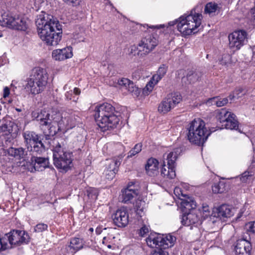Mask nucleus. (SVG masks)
<instances>
[{"mask_svg": "<svg viewBox=\"0 0 255 255\" xmlns=\"http://www.w3.org/2000/svg\"><path fill=\"white\" fill-rule=\"evenodd\" d=\"M31 115L34 120L39 122L40 126L47 127L49 134L52 136L59 131H66L72 129L80 122L77 112L72 111L49 114L45 110H41L34 111Z\"/></svg>", "mask_w": 255, "mask_h": 255, "instance_id": "1", "label": "nucleus"}, {"mask_svg": "<svg viewBox=\"0 0 255 255\" xmlns=\"http://www.w3.org/2000/svg\"><path fill=\"white\" fill-rule=\"evenodd\" d=\"M38 34L49 46H56L62 37V29L58 20L44 11H41L35 20Z\"/></svg>", "mask_w": 255, "mask_h": 255, "instance_id": "2", "label": "nucleus"}, {"mask_svg": "<svg viewBox=\"0 0 255 255\" xmlns=\"http://www.w3.org/2000/svg\"><path fill=\"white\" fill-rule=\"evenodd\" d=\"M186 137L192 144L203 145L211 132L205 127V122L200 118L195 119L186 128Z\"/></svg>", "mask_w": 255, "mask_h": 255, "instance_id": "3", "label": "nucleus"}, {"mask_svg": "<svg viewBox=\"0 0 255 255\" xmlns=\"http://www.w3.org/2000/svg\"><path fill=\"white\" fill-rule=\"evenodd\" d=\"M48 80V74L46 69L37 67L33 68L29 77L26 80L24 89L29 94H38L46 88Z\"/></svg>", "mask_w": 255, "mask_h": 255, "instance_id": "4", "label": "nucleus"}, {"mask_svg": "<svg viewBox=\"0 0 255 255\" xmlns=\"http://www.w3.org/2000/svg\"><path fill=\"white\" fill-rule=\"evenodd\" d=\"M53 158L54 165L58 169L67 171L72 164V153L63 147V144L56 142L53 146Z\"/></svg>", "mask_w": 255, "mask_h": 255, "instance_id": "5", "label": "nucleus"}, {"mask_svg": "<svg viewBox=\"0 0 255 255\" xmlns=\"http://www.w3.org/2000/svg\"><path fill=\"white\" fill-rule=\"evenodd\" d=\"M202 15L200 13H194L191 11L190 14L186 17L181 16L176 20L177 29L183 35H188L195 33L194 30L201 24Z\"/></svg>", "mask_w": 255, "mask_h": 255, "instance_id": "6", "label": "nucleus"}, {"mask_svg": "<svg viewBox=\"0 0 255 255\" xmlns=\"http://www.w3.org/2000/svg\"><path fill=\"white\" fill-rule=\"evenodd\" d=\"M29 239V235L24 231L14 230L6 234L4 237H0V250H5L8 247V241L11 246H20L27 244Z\"/></svg>", "mask_w": 255, "mask_h": 255, "instance_id": "7", "label": "nucleus"}, {"mask_svg": "<svg viewBox=\"0 0 255 255\" xmlns=\"http://www.w3.org/2000/svg\"><path fill=\"white\" fill-rule=\"evenodd\" d=\"M120 117L118 112L105 116V117L97 118L95 120L99 127L103 131L116 128L120 121Z\"/></svg>", "mask_w": 255, "mask_h": 255, "instance_id": "8", "label": "nucleus"}, {"mask_svg": "<svg viewBox=\"0 0 255 255\" xmlns=\"http://www.w3.org/2000/svg\"><path fill=\"white\" fill-rule=\"evenodd\" d=\"M3 25L9 28L19 30H25L27 27L26 21L24 18L18 16H11L6 13L1 15Z\"/></svg>", "mask_w": 255, "mask_h": 255, "instance_id": "9", "label": "nucleus"}, {"mask_svg": "<svg viewBox=\"0 0 255 255\" xmlns=\"http://www.w3.org/2000/svg\"><path fill=\"white\" fill-rule=\"evenodd\" d=\"M182 100V97L178 93L168 94L159 104L158 111L160 113L165 114L179 104Z\"/></svg>", "mask_w": 255, "mask_h": 255, "instance_id": "10", "label": "nucleus"}, {"mask_svg": "<svg viewBox=\"0 0 255 255\" xmlns=\"http://www.w3.org/2000/svg\"><path fill=\"white\" fill-rule=\"evenodd\" d=\"M247 33L245 30H236L228 36L229 46L234 51L239 50L247 41Z\"/></svg>", "mask_w": 255, "mask_h": 255, "instance_id": "11", "label": "nucleus"}, {"mask_svg": "<svg viewBox=\"0 0 255 255\" xmlns=\"http://www.w3.org/2000/svg\"><path fill=\"white\" fill-rule=\"evenodd\" d=\"M233 214L232 209L229 206L223 204L214 209L211 215L208 219V222L214 224L218 220L230 218Z\"/></svg>", "mask_w": 255, "mask_h": 255, "instance_id": "12", "label": "nucleus"}, {"mask_svg": "<svg viewBox=\"0 0 255 255\" xmlns=\"http://www.w3.org/2000/svg\"><path fill=\"white\" fill-rule=\"evenodd\" d=\"M115 225L118 227H125L128 223L129 215L127 209L123 207L117 210L112 216Z\"/></svg>", "mask_w": 255, "mask_h": 255, "instance_id": "13", "label": "nucleus"}, {"mask_svg": "<svg viewBox=\"0 0 255 255\" xmlns=\"http://www.w3.org/2000/svg\"><path fill=\"white\" fill-rule=\"evenodd\" d=\"M121 161L122 159L120 157H115L109 161L104 171L105 177L107 179L111 180L115 177Z\"/></svg>", "mask_w": 255, "mask_h": 255, "instance_id": "14", "label": "nucleus"}, {"mask_svg": "<svg viewBox=\"0 0 255 255\" xmlns=\"http://www.w3.org/2000/svg\"><path fill=\"white\" fill-rule=\"evenodd\" d=\"M14 123L5 118L0 120V138L7 136L6 141H10Z\"/></svg>", "mask_w": 255, "mask_h": 255, "instance_id": "15", "label": "nucleus"}, {"mask_svg": "<svg viewBox=\"0 0 255 255\" xmlns=\"http://www.w3.org/2000/svg\"><path fill=\"white\" fill-rule=\"evenodd\" d=\"M234 250L236 255H251L252 245L247 240L239 239L236 243Z\"/></svg>", "mask_w": 255, "mask_h": 255, "instance_id": "16", "label": "nucleus"}, {"mask_svg": "<svg viewBox=\"0 0 255 255\" xmlns=\"http://www.w3.org/2000/svg\"><path fill=\"white\" fill-rule=\"evenodd\" d=\"M138 194L137 190L133 187V184H128V187L122 190L121 195V200L122 202L128 204L131 202V200L137 196Z\"/></svg>", "mask_w": 255, "mask_h": 255, "instance_id": "17", "label": "nucleus"}, {"mask_svg": "<svg viewBox=\"0 0 255 255\" xmlns=\"http://www.w3.org/2000/svg\"><path fill=\"white\" fill-rule=\"evenodd\" d=\"M116 112L115 108L110 104L105 103L97 106L95 109V119L105 117V116Z\"/></svg>", "mask_w": 255, "mask_h": 255, "instance_id": "18", "label": "nucleus"}, {"mask_svg": "<svg viewBox=\"0 0 255 255\" xmlns=\"http://www.w3.org/2000/svg\"><path fill=\"white\" fill-rule=\"evenodd\" d=\"M52 56L55 60L62 61L72 57L73 53L72 47H67L63 49H58L53 51Z\"/></svg>", "mask_w": 255, "mask_h": 255, "instance_id": "19", "label": "nucleus"}, {"mask_svg": "<svg viewBox=\"0 0 255 255\" xmlns=\"http://www.w3.org/2000/svg\"><path fill=\"white\" fill-rule=\"evenodd\" d=\"M199 217L195 212L194 210L191 211L189 213L183 214L181 218L182 224L187 226L192 225H197L199 224Z\"/></svg>", "mask_w": 255, "mask_h": 255, "instance_id": "20", "label": "nucleus"}, {"mask_svg": "<svg viewBox=\"0 0 255 255\" xmlns=\"http://www.w3.org/2000/svg\"><path fill=\"white\" fill-rule=\"evenodd\" d=\"M118 83L120 86L125 87L132 95L137 97L140 95V89L136 87L134 83L128 79L122 78L119 81Z\"/></svg>", "mask_w": 255, "mask_h": 255, "instance_id": "21", "label": "nucleus"}, {"mask_svg": "<svg viewBox=\"0 0 255 255\" xmlns=\"http://www.w3.org/2000/svg\"><path fill=\"white\" fill-rule=\"evenodd\" d=\"M22 136L24 139V143L26 148L40 141L41 139L39 136L33 131L27 130L23 132Z\"/></svg>", "mask_w": 255, "mask_h": 255, "instance_id": "22", "label": "nucleus"}, {"mask_svg": "<svg viewBox=\"0 0 255 255\" xmlns=\"http://www.w3.org/2000/svg\"><path fill=\"white\" fill-rule=\"evenodd\" d=\"M31 164L35 170L42 171L48 166V159L40 156H34L31 157Z\"/></svg>", "mask_w": 255, "mask_h": 255, "instance_id": "23", "label": "nucleus"}, {"mask_svg": "<svg viewBox=\"0 0 255 255\" xmlns=\"http://www.w3.org/2000/svg\"><path fill=\"white\" fill-rule=\"evenodd\" d=\"M158 160L155 158H150L148 159L145 165V170L149 176H154L158 173Z\"/></svg>", "mask_w": 255, "mask_h": 255, "instance_id": "24", "label": "nucleus"}, {"mask_svg": "<svg viewBox=\"0 0 255 255\" xmlns=\"http://www.w3.org/2000/svg\"><path fill=\"white\" fill-rule=\"evenodd\" d=\"M31 157L40 155L45 151V147L41 140L27 148Z\"/></svg>", "mask_w": 255, "mask_h": 255, "instance_id": "25", "label": "nucleus"}, {"mask_svg": "<svg viewBox=\"0 0 255 255\" xmlns=\"http://www.w3.org/2000/svg\"><path fill=\"white\" fill-rule=\"evenodd\" d=\"M201 73L195 70H189L186 76L182 79V81L185 84H192L198 81L201 77Z\"/></svg>", "mask_w": 255, "mask_h": 255, "instance_id": "26", "label": "nucleus"}, {"mask_svg": "<svg viewBox=\"0 0 255 255\" xmlns=\"http://www.w3.org/2000/svg\"><path fill=\"white\" fill-rule=\"evenodd\" d=\"M160 172L161 175L166 178L173 179L176 176L175 168L166 164L165 160L162 163Z\"/></svg>", "mask_w": 255, "mask_h": 255, "instance_id": "27", "label": "nucleus"}, {"mask_svg": "<svg viewBox=\"0 0 255 255\" xmlns=\"http://www.w3.org/2000/svg\"><path fill=\"white\" fill-rule=\"evenodd\" d=\"M162 240L161 235L159 234H150L146 239V242L147 246L151 248H156L157 246L161 248Z\"/></svg>", "mask_w": 255, "mask_h": 255, "instance_id": "28", "label": "nucleus"}, {"mask_svg": "<svg viewBox=\"0 0 255 255\" xmlns=\"http://www.w3.org/2000/svg\"><path fill=\"white\" fill-rule=\"evenodd\" d=\"M181 150L179 148L174 149L172 151L169 153L165 159L166 164L175 168L176 161L178 155L180 154Z\"/></svg>", "mask_w": 255, "mask_h": 255, "instance_id": "29", "label": "nucleus"}, {"mask_svg": "<svg viewBox=\"0 0 255 255\" xmlns=\"http://www.w3.org/2000/svg\"><path fill=\"white\" fill-rule=\"evenodd\" d=\"M142 43L146 47V51H152L158 44V40L153 35H148L142 40Z\"/></svg>", "mask_w": 255, "mask_h": 255, "instance_id": "30", "label": "nucleus"}, {"mask_svg": "<svg viewBox=\"0 0 255 255\" xmlns=\"http://www.w3.org/2000/svg\"><path fill=\"white\" fill-rule=\"evenodd\" d=\"M223 126H224L226 128L230 129H236L238 128L239 123L236 119V116L235 114H232L227 120L225 121Z\"/></svg>", "mask_w": 255, "mask_h": 255, "instance_id": "31", "label": "nucleus"}, {"mask_svg": "<svg viewBox=\"0 0 255 255\" xmlns=\"http://www.w3.org/2000/svg\"><path fill=\"white\" fill-rule=\"evenodd\" d=\"M7 152L9 155L18 158H24L27 155L25 149L22 147H10L8 149Z\"/></svg>", "mask_w": 255, "mask_h": 255, "instance_id": "32", "label": "nucleus"}, {"mask_svg": "<svg viewBox=\"0 0 255 255\" xmlns=\"http://www.w3.org/2000/svg\"><path fill=\"white\" fill-rule=\"evenodd\" d=\"M161 238L163 239L161 241L162 245L161 248L166 249L172 247L175 242L176 241V238L170 234L164 236L161 235Z\"/></svg>", "mask_w": 255, "mask_h": 255, "instance_id": "33", "label": "nucleus"}, {"mask_svg": "<svg viewBox=\"0 0 255 255\" xmlns=\"http://www.w3.org/2000/svg\"><path fill=\"white\" fill-rule=\"evenodd\" d=\"M146 47L145 45L142 43V40L138 43L137 47L133 46L131 49V52L133 53L137 51V52H135L134 55L137 54L138 56L143 57L144 56L147 54L150 51H146Z\"/></svg>", "mask_w": 255, "mask_h": 255, "instance_id": "34", "label": "nucleus"}, {"mask_svg": "<svg viewBox=\"0 0 255 255\" xmlns=\"http://www.w3.org/2000/svg\"><path fill=\"white\" fill-rule=\"evenodd\" d=\"M181 205L182 208L186 210V212L194 210L196 207V202L191 198L182 200Z\"/></svg>", "mask_w": 255, "mask_h": 255, "instance_id": "35", "label": "nucleus"}, {"mask_svg": "<svg viewBox=\"0 0 255 255\" xmlns=\"http://www.w3.org/2000/svg\"><path fill=\"white\" fill-rule=\"evenodd\" d=\"M232 113L227 111L225 109H222L216 111V119L221 123H224L228 118L232 115Z\"/></svg>", "mask_w": 255, "mask_h": 255, "instance_id": "36", "label": "nucleus"}, {"mask_svg": "<svg viewBox=\"0 0 255 255\" xmlns=\"http://www.w3.org/2000/svg\"><path fill=\"white\" fill-rule=\"evenodd\" d=\"M83 247V243L82 240L78 238L71 239L70 245L69 246L70 249L72 250L73 251L72 252H74V253L82 249Z\"/></svg>", "mask_w": 255, "mask_h": 255, "instance_id": "37", "label": "nucleus"}, {"mask_svg": "<svg viewBox=\"0 0 255 255\" xmlns=\"http://www.w3.org/2000/svg\"><path fill=\"white\" fill-rule=\"evenodd\" d=\"M142 145L140 143L136 144L134 147L128 152V157H132V156L135 155L136 154L138 153L140 151H141L142 149Z\"/></svg>", "mask_w": 255, "mask_h": 255, "instance_id": "38", "label": "nucleus"}, {"mask_svg": "<svg viewBox=\"0 0 255 255\" xmlns=\"http://www.w3.org/2000/svg\"><path fill=\"white\" fill-rule=\"evenodd\" d=\"M254 173L252 171H246L240 177L241 180L243 182H247L253 179Z\"/></svg>", "mask_w": 255, "mask_h": 255, "instance_id": "39", "label": "nucleus"}, {"mask_svg": "<svg viewBox=\"0 0 255 255\" xmlns=\"http://www.w3.org/2000/svg\"><path fill=\"white\" fill-rule=\"evenodd\" d=\"M217 5L214 3H208L205 7V12L207 13H211L216 11Z\"/></svg>", "mask_w": 255, "mask_h": 255, "instance_id": "40", "label": "nucleus"}, {"mask_svg": "<svg viewBox=\"0 0 255 255\" xmlns=\"http://www.w3.org/2000/svg\"><path fill=\"white\" fill-rule=\"evenodd\" d=\"M224 184L222 182L215 183L212 186L213 192L215 194L221 193L224 192L223 188Z\"/></svg>", "mask_w": 255, "mask_h": 255, "instance_id": "41", "label": "nucleus"}, {"mask_svg": "<svg viewBox=\"0 0 255 255\" xmlns=\"http://www.w3.org/2000/svg\"><path fill=\"white\" fill-rule=\"evenodd\" d=\"M211 101L212 103L216 105L217 107H222L227 104L228 100L227 98L218 99L217 98H213Z\"/></svg>", "mask_w": 255, "mask_h": 255, "instance_id": "42", "label": "nucleus"}, {"mask_svg": "<svg viewBox=\"0 0 255 255\" xmlns=\"http://www.w3.org/2000/svg\"><path fill=\"white\" fill-rule=\"evenodd\" d=\"M231 61L230 55L228 54H225L222 55L221 59L219 60V63L222 65H227L229 64Z\"/></svg>", "mask_w": 255, "mask_h": 255, "instance_id": "43", "label": "nucleus"}, {"mask_svg": "<svg viewBox=\"0 0 255 255\" xmlns=\"http://www.w3.org/2000/svg\"><path fill=\"white\" fill-rule=\"evenodd\" d=\"M48 226L47 224L44 223H40L36 225L34 228V231L36 232L40 233L44 231L47 230Z\"/></svg>", "mask_w": 255, "mask_h": 255, "instance_id": "44", "label": "nucleus"}, {"mask_svg": "<svg viewBox=\"0 0 255 255\" xmlns=\"http://www.w3.org/2000/svg\"><path fill=\"white\" fill-rule=\"evenodd\" d=\"M87 195L89 198H91L94 199H96L97 198L98 193V191L96 189L89 188L87 191Z\"/></svg>", "mask_w": 255, "mask_h": 255, "instance_id": "45", "label": "nucleus"}, {"mask_svg": "<svg viewBox=\"0 0 255 255\" xmlns=\"http://www.w3.org/2000/svg\"><path fill=\"white\" fill-rule=\"evenodd\" d=\"M136 26H137V28H138L139 30H140L141 31H146V29H147L148 27L149 28H159L160 27H161V25H156V26H148V25H141V24H137L136 25Z\"/></svg>", "mask_w": 255, "mask_h": 255, "instance_id": "46", "label": "nucleus"}, {"mask_svg": "<svg viewBox=\"0 0 255 255\" xmlns=\"http://www.w3.org/2000/svg\"><path fill=\"white\" fill-rule=\"evenodd\" d=\"M247 230L248 232L255 233V221L250 222L246 225Z\"/></svg>", "mask_w": 255, "mask_h": 255, "instance_id": "47", "label": "nucleus"}, {"mask_svg": "<svg viewBox=\"0 0 255 255\" xmlns=\"http://www.w3.org/2000/svg\"><path fill=\"white\" fill-rule=\"evenodd\" d=\"M154 85L155 84L153 83V82L150 81L146 84L145 87L144 88V92L146 93L147 94H148V93H146V91H147L148 92H151Z\"/></svg>", "mask_w": 255, "mask_h": 255, "instance_id": "48", "label": "nucleus"}, {"mask_svg": "<svg viewBox=\"0 0 255 255\" xmlns=\"http://www.w3.org/2000/svg\"><path fill=\"white\" fill-rule=\"evenodd\" d=\"M167 71V67L165 65H162L159 68L157 73L162 77L166 74Z\"/></svg>", "mask_w": 255, "mask_h": 255, "instance_id": "49", "label": "nucleus"}, {"mask_svg": "<svg viewBox=\"0 0 255 255\" xmlns=\"http://www.w3.org/2000/svg\"><path fill=\"white\" fill-rule=\"evenodd\" d=\"M107 230L108 231V235H110V234L113 231V229L110 228H105L102 229L101 227H98L96 229V233L97 235H100L103 231H106Z\"/></svg>", "mask_w": 255, "mask_h": 255, "instance_id": "50", "label": "nucleus"}, {"mask_svg": "<svg viewBox=\"0 0 255 255\" xmlns=\"http://www.w3.org/2000/svg\"><path fill=\"white\" fill-rule=\"evenodd\" d=\"M142 76V72L140 69L136 70L132 75V78L134 80H139Z\"/></svg>", "mask_w": 255, "mask_h": 255, "instance_id": "51", "label": "nucleus"}, {"mask_svg": "<svg viewBox=\"0 0 255 255\" xmlns=\"http://www.w3.org/2000/svg\"><path fill=\"white\" fill-rule=\"evenodd\" d=\"M149 231L148 228L145 225L143 226L139 230V235L141 237H143Z\"/></svg>", "mask_w": 255, "mask_h": 255, "instance_id": "52", "label": "nucleus"}, {"mask_svg": "<svg viewBox=\"0 0 255 255\" xmlns=\"http://www.w3.org/2000/svg\"><path fill=\"white\" fill-rule=\"evenodd\" d=\"M151 255H169L167 252L162 250V249H159L157 251H154L151 253Z\"/></svg>", "mask_w": 255, "mask_h": 255, "instance_id": "53", "label": "nucleus"}, {"mask_svg": "<svg viewBox=\"0 0 255 255\" xmlns=\"http://www.w3.org/2000/svg\"><path fill=\"white\" fill-rule=\"evenodd\" d=\"M162 78V76H160L159 75H158L157 73H156V74L152 76V80H151V81H153V83L155 85Z\"/></svg>", "mask_w": 255, "mask_h": 255, "instance_id": "54", "label": "nucleus"}, {"mask_svg": "<svg viewBox=\"0 0 255 255\" xmlns=\"http://www.w3.org/2000/svg\"><path fill=\"white\" fill-rule=\"evenodd\" d=\"M69 4H71L73 6H76L80 4L82 0H64Z\"/></svg>", "mask_w": 255, "mask_h": 255, "instance_id": "55", "label": "nucleus"}, {"mask_svg": "<svg viewBox=\"0 0 255 255\" xmlns=\"http://www.w3.org/2000/svg\"><path fill=\"white\" fill-rule=\"evenodd\" d=\"M9 95V89L7 87H5L3 89V98H6L8 97Z\"/></svg>", "mask_w": 255, "mask_h": 255, "instance_id": "56", "label": "nucleus"}, {"mask_svg": "<svg viewBox=\"0 0 255 255\" xmlns=\"http://www.w3.org/2000/svg\"><path fill=\"white\" fill-rule=\"evenodd\" d=\"M72 95V91H70L67 92L65 94V97H66V99H67L68 100H70L71 99Z\"/></svg>", "mask_w": 255, "mask_h": 255, "instance_id": "57", "label": "nucleus"}, {"mask_svg": "<svg viewBox=\"0 0 255 255\" xmlns=\"http://www.w3.org/2000/svg\"><path fill=\"white\" fill-rule=\"evenodd\" d=\"M251 12L252 15V17L255 20V6L251 9Z\"/></svg>", "mask_w": 255, "mask_h": 255, "instance_id": "58", "label": "nucleus"}, {"mask_svg": "<svg viewBox=\"0 0 255 255\" xmlns=\"http://www.w3.org/2000/svg\"><path fill=\"white\" fill-rule=\"evenodd\" d=\"M73 92L75 95H78L80 94V90L79 88H75Z\"/></svg>", "mask_w": 255, "mask_h": 255, "instance_id": "59", "label": "nucleus"}, {"mask_svg": "<svg viewBox=\"0 0 255 255\" xmlns=\"http://www.w3.org/2000/svg\"><path fill=\"white\" fill-rule=\"evenodd\" d=\"M243 212H244V211L242 210H241L240 213L238 214V216L237 217V220H240V219L242 216V214H243Z\"/></svg>", "mask_w": 255, "mask_h": 255, "instance_id": "60", "label": "nucleus"}, {"mask_svg": "<svg viewBox=\"0 0 255 255\" xmlns=\"http://www.w3.org/2000/svg\"><path fill=\"white\" fill-rule=\"evenodd\" d=\"M243 91V90L242 88H239V89L236 90L235 92L237 95H238L239 94V93H242Z\"/></svg>", "mask_w": 255, "mask_h": 255, "instance_id": "61", "label": "nucleus"}, {"mask_svg": "<svg viewBox=\"0 0 255 255\" xmlns=\"http://www.w3.org/2000/svg\"><path fill=\"white\" fill-rule=\"evenodd\" d=\"M203 210L205 212H208V210H209L208 207V206H207V207L203 206Z\"/></svg>", "mask_w": 255, "mask_h": 255, "instance_id": "62", "label": "nucleus"}, {"mask_svg": "<svg viewBox=\"0 0 255 255\" xmlns=\"http://www.w3.org/2000/svg\"><path fill=\"white\" fill-rule=\"evenodd\" d=\"M107 238H108V237H104L103 238V244H106V242H107Z\"/></svg>", "mask_w": 255, "mask_h": 255, "instance_id": "63", "label": "nucleus"}, {"mask_svg": "<svg viewBox=\"0 0 255 255\" xmlns=\"http://www.w3.org/2000/svg\"><path fill=\"white\" fill-rule=\"evenodd\" d=\"M136 210H137V212H138V211H142V209H140V207H137V208H136Z\"/></svg>", "mask_w": 255, "mask_h": 255, "instance_id": "64", "label": "nucleus"}]
</instances>
